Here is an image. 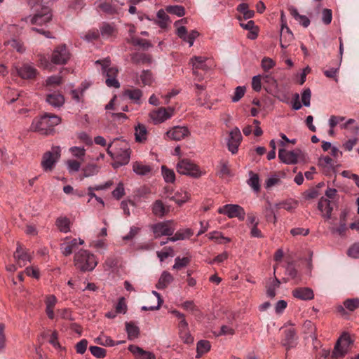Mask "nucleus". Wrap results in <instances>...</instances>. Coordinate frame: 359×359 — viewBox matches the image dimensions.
<instances>
[{"label":"nucleus","instance_id":"15","mask_svg":"<svg viewBox=\"0 0 359 359\" xmlns=\"http://www.w3.org/2000/svg\"><path fill=\"white\" fill-rule=\"evenodd\" d=\"M189 135V131L184 126H175L166 133L167 137L172 140L179 141Z\"/></svg>","mask_w":359,"mask_h":359},{"label":"nucleus","instance_id":"25","mask_svg":"<svg viewBox=\"0 0 359 359\" xmlns=\"http://www.w3.org/2000/svg\"><path fill=\"white\" fill-rule=\"evenodd\" d=\"M46 101L55 107H60L64 104L65 98L60 93H52L47 95Z\"/></svg>","mask_w":359,"mask_h":359},{"label":"nucleus","instance_id":"4","mask_svg":"<svg viewBox=\"0 0 359 359\" xmlns=\"http://www.w3.org/2000/svg\"><path fill=\"white\" fill-rule=\"evenodd\" d=\"M150 229L154 233V237L157 238L162 236H172L176 229V226L173 220H167L151 224Z\"/></svg>","mask_w":359,"mask_h":359},{"label":"nucleus","instance_id":"46","mask_svg":"<svg viewBox=\"0 0 359 359\" xmlns=\"http://www.w3.org/2000/svg\"><path fill=\"white\" fill-rule=\"evenodd\" d=\"M99 168L96 165L89 164L83 168V177H88L97 174Z\"/></svg>","mask_w":359,"mask_h":359},{"label":"nucleus","instance_id":"39","mask_svg":"<svg viewBox=\"0 0 359 359\" xmlns=\"http://www.w3.org/2000/svg\"><path fill=\"white\" fill-rule=\"evenodd\" d=\"M190 197V194L186 191L176 193L175 196L171 197V200L174 201L178 205H181L184 203Z\"/></svg>","mask_w":359,"mask_h":359},{"label":"nucleus","instance_id":"5","mask_svg":"<svg viewBox=\"0 0 359 359\" xmlns=\"http://www.w3.org/2000/svg\"><path fill=\"white\" fill-rule=\"evenodd\" d=\"M71 57V54L66 45L62 44L56 46L53 50L50 61L54 65H62L67 63Z\"/></svg>","mask_w":359,"mask_h":359},{"label":"nucleus","instance_id":"8","mask_svg":"<svg viewBox=\"0 0 359 359\" xmlns=\"http://www.w3.org/2000/svg\"><path fill=\"white\" fill-rule=\"evenodd\" d=\"M351 344L350 336L348 334H344L337 341L332 351V357L341 358L347 352L348 347Z\"/></svg>","mask_w":359,"mask_h":359},{"label":"nucleus","instance_id":"27","mask_svg":"<svg viewBox=\"0 0 359 359\" xmlns=\"http://www.w3.org/2000/svg\"><path fill=\"white\" fill-rule=\"evenodd\" d=\"M173 280L172 275L168 271H163L156 285L158 290L165 288Z\"/></svg>","mask_w":359,"mask_h":359},{"label":"nucleus","instance_id":"34","mask_svg":"<svg viewBox=\"0 0 359 359\" xmlns=\"http://www.w3.org/2000/svg\"><path fill=\"white\" fill-rule=\"evenodd\" d=\"M126 330L130 339L137 338L139 335L140 330L133 322L126 323Z\"/></svg>","mask_w":359,"mask_h":359},{"label":"nucleus","instance_id":"10","mask_svg":"<svg viewBox=\"0 0 359 359\" xmlns=\"http://www.w3.org/2000/svg\"><path fill=\"white\" fill-rule=\"evenodd\" d=\"M304 154L300 149H295L294 151H287L284 149H279L278 157L285 163L294 164L297 163L299 159L302 158Z\"/></svg>","mask_w":359,"mask_h":359},{"label":"nucleus","instance_id":"3","mask_svg":"<svg viewBox=\"0 0 359 359\" xmlns=\"http://www.w3.org/2000/svg\"><path fill=\"white\" fill-rule=\"evenodd\" d=\"M116 151H114V168L128 163L130 157V149L128 143L125 140L114 139Z\"/></svg>","mask_w":359,"mask_h":359},{"label":"nucleus","instance_id":"17","mask_svg":"<svg viewBox=\"0 0 359 359\" xmlns=\"http://www.w3.org/2000/svg\"><path fill=\"white\" fill-rule=\"evenodd\" d=\"M16 71L18 76L23 79H34L38 74L37 69L29 64H24L22 67L16 68Z\"/></svg>","mask_w":359,"mask_h":359},{"label":"nucleus","instance_id":"19","mask_svg":"<svg viewBox=\"0 0 359 359\" xmlns=\"http://www.w3.org/2000/svg\"><path fill=\"white\" fill-rule=\"evenodd\" d=\"M96 64H100L102 66V72L103 75H105L107 78L106 79V84L109 87H112V77L111 76V68H110L111 65V60L109 57H107L102 60H97Z\"/></svg>","mask_w":359,"mask_h":359},{"label":"nucleus","instance_id":"43","mask_svg":"<svg viewBox=\"0 0 359 359\" xmlns=\"http://www.w3.org/2000/svg\"><path fill=\"white\" fill-rule=\"evenodd\" d=\"M197 353L198 355H203L210 349V344L208 341L201 340L197 343Z\"/></svg>","mask_w":359,"mask_h":359},{"label":"nucleus","instance_id":"60","mask_svg":"<svg viewBox=\"0 0 359 359\" xmlns=\"http://www.w3.org/2000/svg\"><path fill=\"white\" fill-rule=\"evenodd\" d=\"M69 150L72 155L76 158H82L85 156L86 150L83 147H72Z\"/></svg>","mask_w":359,"mask_h":359},{"label":"nucleus","instance_id":"51","mask_svg":"<svg viewBox=\"0 0 359 359\" xmlns=\"http://www.w3.org/2000/svg\"><path fill=\"white\" fill-rule=\"evenodd\" d=\"M147 134V130L144 126L139 125L137 128H136L135 137L137 142H142L146 139L145 136Z\"/></svg>","mask_w":359,"mask_h":359},{"label":"nucleus","instance_id":"32","mask_svg":"<svg viewBox=\"0 0 359 359\" xmlns=\"http://www.w3.org/2000/svg\"><path fill=\"white\" fill-rule=\"evenodd\" d=\"M55 225L61 232L67 233L70 231V221L66 217L57 218Z\"/></svg>","mask_w":359,"mask_h":359},{"label":"nucleus","instance_id":"18","mask_svg":"<svg viewBox=\"0 0 359 359\" xmlns=\"http://www.w3.org/2000/svg\"><path fill=\"white\" fill-rule=\"evenodd\" d=\"M177 34L180 39L188 42L189 46H193L195 39L199 35L198 32L196 30H192L189 34H187V29L184 26L177 28Z\"/></svg>","mask_w":359,"mask_h":359},{"label":"nucleus","instance_id":"44","mask_svg":"<svg viewBox=\"0 0 359 359\" xmlns=\"http://www.w3.org/2000/svg\"><path fill=\"white\" fill-rule=\"evenodd\" d=\"M179 337L185 344H189L194 341V337L190 334L189 328L179 330Z\"/></svg>","mask_w":359,"mask_h":359},{"label":"nucleus","instance_id":"50","mask_svg":"<svg viewBox=\"0 0 359 359\" xmlns=\"http://www.w3.org/2000/svg\"><path fill=\"white\" fill-rule=\"evenodd\" d=\"M95 342L104 346H112V339L109 337H107L104 334H101L97 338H95Z\"/></svg>","mask_w":359,"mask_h":359},{"label":"nucleus","instance_id":"6","mask_svg":"<svg viewBox=\"0 0 359 359\" xmlns=\"http://www.w3.org/2000/svg\"><path fill=\"white\" fill-rule=\"evenodd\" d=\"M60 157V149L55 146L51 148V151L44 153L41 161V166L45 171L52 170L55 163Z\"/></svg>","mask_w":359,"mask_h":359},{"label":"nucleus","instance_id":"49","mask_svg":"<svg viewBox=\"0 0 359 359\" xmlns=\"http://www.w3.org/2000/svg\"><path fill=\"white\" fill-rule=\"evenodd\" d=\"M344 306L351 311L359 307V299H348L344 302Z\"/></svg>","mask_w":359,"mask_h":359},{"label":"nucleus","instance_id":"37","mask_svg":"<svg viewBox=\"0 0 359 359\" xmlns=\"http://www.w3.org/2000/svg\"><path fill=\"white\" fill-rule=\"evenodd\" d=\"M280 280L275 277L273 281L266 287V294L269 297L273 298L276 296V289L280 286Z\"/></svg>","mask_w":359,"mask_h":359},{"label":"nucleus","instance_id":"58","mask_svg":"<svg viewBox=\"0 0 359 359\" xmlns=\"http://www.w3.org/2000/svg\"><path fill=\"white\" fill-rule=\"evenodd\" d=\"M67 169L69 172H77L81 167V163L76 160H68L67 161Z\"/></svg>","mask_w":359,"mask_h":359},{"label":"nucleus","instance_id":"2","mask_svg":"<svg viewBox=\"0 0 359 359\" xmlns=\"http://www.w3.org/2000/svg\"><path fill=\"white\" fill-rule=\"evenodd\" d=\"M74 262L76 268L82 272L91 271L97 264L95 255L86 250L75 253Z\"/></svg>","mask_w":359,"mask_h":359},{"label":"nucleus","instance_id":"63","mask_svg":"<svg viewBox=\"0 0 359 359\" xmlns=\"http://www.w3.org/2000/svg\"><path fill=\"white\" fill-rule=\"evenodd\" d=\"M125 195V189L122 183H118L115 189H114V198H121Z\"/></svg>","mask_w":359,"mask_h":359},{"label":"nucleus","instance_id":"1","mask_svg":"<svg viewBox=\"0 0 359 359\" xmlns=\"http://www.w3.org/2000/svg\"><path fill=\"white\" fill-rule=\"evenodd\" d=\"M61 122V118L54 114L46 113L40 118H35L31 125V130L41 134L48 135L53 128Z\"/></svg>","mask_w":359,"mask_h":359},{"label":"nucleus","instance_id":"56","mask_svg":"<svg viewBox=\"0 0 359 359\" xmlns=\"http://www.w3.org/2000/svg\"><path fill=\"white\" fill-rule=\"evenodd\" d=\"M347 255L352 258H359V243L352 245L348 250Z\"/></svg>","mask_w":359,"mask_h":359},{"label":"nucleus","instance_id":"47","mask_svg":"<svg viewBox=\"0 0 359 359\" xmlns=\"http://www.w3.org/2000/svg\"><path fill=\"white\" fill-rule=\"evenodd\" d=\"M162 174L166 182H173L175 180L173 170L167 168L165 165L162 166Z\"/></svg>","mask_w":359,"mask_h":359},{"label":"nucleus","instance_id":"33","mask_svg":"<svg viewBox=\"0 0 359 359\" xmlns=\"http://www.w3.org/2000/svg\"><path fill=\"white\" fill-rule=\"evenodd\" d=\"M208 236L209 239L212 240L219 244L226 243L231 241L229 238L223 236L222 233L219 231L210 232Z\"/></svg>","mask_w":359,"mask_h":359},{"label":"nucleus","instance_id":"38","mask_svg":"<svg viewBox=\"0 0 359 359\" xmlns=\"http://www.w3.org/2000/svg\"><path fill=\"white\" fill-rule=\"evenodd\" d=\"M62 83V77L60 75H54L47 78L45 82L46 87H56Z\"/></svg>","mask_w":359,"mask_h":359},{"label":"nucleus","instance_id":"22","mask_svg":"<svg viewBox=\"0 0 359 359\" xmlns=\"http://www.w3.org/2000/svg\"><path fill=\"white\" fill-rule=\"evenodd\" d=\"M318 210L325 212L323 217L326 219H330L333 208L330 200L325 197H321L318 205Z\"/></svg>","mask_w":359,"mask_h":359},{"label":"nucleus","instance_id":"55","mask_svg":"<svg viewBox=\"0 0 359 359\" xmlns=\"http://www.w3.org/2000/svg\"><path fill=\"white\" fill-rule=\"evenodd\" d=\"M189 262H190V259L188 257L180 258L179 257H177L175 259V264L173 266V269H180L182 267H184L187 265H188Z\"/></svg>","mask_w":359,"mask_h":359},{"label":"nucleus","instance_id":"13","mask_svg":"<svg viewBox=\"0 0 359 359\" xmlns=\"http://www.w3.org/2000/svg\"><path fill=\"white\" fill-rule=\"evenodd\" d=\"M173 109L172 108L165 109L158 108L150 113L151 118L156 123H161L170 118L172 115Z\"/></svg>","mask_w":359,"mask_h":359},{"label":"nucleus","instance_id":"40","mask_svg":"<svg viewBox=\"0 0 359 359\" xmlns=\"http://www.w3.org/2000/svg\"><path fill=\"white\" fill-rule=\"evenodd\" d=\"M89 351L97 358H104L107 355L106 349L97 346H90Z\"/></svg>","mask_w":359,"mask_h":359},{"label":"nucleus","instance_id":"16","mask_svg":"<svg viewBox=\"0 0 359 359\" xmlns=\"http://www.w3.org/2000/svg\"><path fill=\"white\" fill-rule=\"evenodd\" d=\"M14 258L20 266H22V265L25 266L27 262H29L32 257L28 250L23 248L20 243H18L16 251L14 253Z\"/></svg>","mask_w":359,"mask_h":359},{"label":"nucleus","instance_id":"62","mask_svg":"<svg viewBox=\"0 0 359 359\" xmlns=\"http://www.w3.org/2000/svg\"><path fill=\"white\" fill-rule=\"evenodd\" d=\"M173 255V250L171 248H165L163 251L157 252V256L160 259L161 261H163L165 259L168 257L169 256Z\"/></svg>","mask_w":359,"mask_h":359},{"label":"nucleus","instance_id":"23","mask_svg":"<svg viewBox=\"0 0 359 359\" xmlns=\"http://www.w3.org/2000/svg\"><path fill=\"white\" fill-rule=\"evenodd\" d=\"M296 332L294 329L289 328L285 331V338L283 339V345L287 349L293 347L295 344Z\"/></svg>","mask_w":359,"mask_h":359},{"label":"nucleus","instance_id":"48","mask_svg":"<svg viewBox=\"0 0 359 359\" xmlns=\"http://www.w3.org/2000/svg\"><path fill=\"white\" fill-rule=\"evenodd\" d=\"M166 11L177 16H183L184 15V8L182 6H169L166 7Z\"/></svg>","mask_w":359,"mask_h":359},{"label":"nucleus","instance_id":"57","mask_svg":"<svg viewBox=\"0 0 359 359\" xmlns=\"http://www.w3.org/2000/svg\"><path fill=\"white\" fill-rule=\"evenodd\" d=\"M250 175L251 176L248 183L255 191H257L259 190V177L257 174H254L252 172Z\"/></svg>","mask_w":359,"mask_h":359},{"label":"nucleus","instance_id":"45","mask_svg":"<svg viewBox=\"0 0 359 359\" xmlns=\"http://www.w3.org/2000/svg\"><path fill=\"white\" fill-rule=\"evenodd\" d=\"M131 41L133 45L138 46L144 50L148 49L151 46L150 42L146 39L138 37H132Z\"/></svg>","mask_w":359,"mask_h":359},{"label":"nucleus","instance_id":"28","mask_svg":"<svg viewBox=\"0 0 359 359\" xmlns=\"http://www.w3.org/2000/svg\"><path fill=\"white\" fill-rule=\"evenodd\" d=\"M248 7V4L245 3H242L238 6L237 11L243 14V17L239 16L238 18L239 20H241L243 18L246 20L253 18L255 12L252 10H250Z\"/></svg>","mask_w":359,"mask_h":359},{"label":"nucleus","instance_id":"54","mask_svg":"<svg viewBox=\"0 0 359 359\" xmlns=\"http://www.w3.org/2000/svg\"><path fill=\"white\" fill-rule=\"evenodd\" d=\"M127 304L126 301L124 297H121L119 299V301L116 306V313H126L127 311Z\"/></svg>","mask_w":359,"mask_h":359},{"label":"nucleus","instance_id":"29","mask_svg":"<svg viewBox=\"0 0 359 359\" xmlns=\"http://www.w3.org/2000/svg\"><path fill=\"white\" fill-rule=\"evenodd\" d=\"M133 170L137 175H145L151 171V168L142 162L136 161L133 165Z\"/></svg>","mask_w":359,"mask_h":359},{"label":"nucleus","instance_id":"11","mask_svg":"<svg viewBox=\"0 0 359 359\" xmlns=\"http://www.w3.org/2000/svg\"><path fill=\"white\" fill-rule=\"evenodd\" d=\"M52 13L49 8H43L41 11L36 13L31 18L32 25H43L49 22L52 20Z\"/></svg>","mask_w":359,"mask_h":359},{"label":"nucleus","instance_id":"61","mask_svg":"<svg viewBox=\"0 0 359 359\" xmlns=\"http://www.w3.org/2000/svg\"><path fill=\"white\" fill-rule=\"evenodd\" d=\"M311 97V92L309 88L305 89L302 93V101L304 106H310V100Z\"/></svg>","mask_w":359,"mask_h":359},{"label":"nucleus","instance_id":"64","mask_svg":"<svg viewBox=\"0 0 359 359\" xmlns=\"http://www.w3.org/2000/svg\"><path fill=\"white\" fill-rule=\"evenodd\" d=\"M332 19V11L330 9L325 8L323 11V18H322L323 22L325 25H329L331 22Z\"/></svg>","mask_w":359,"mask_h":359},{"label":"nucleus","instance_id":"24","mask_svg":"<svg viewBox=\"0 0 359 359\" xmlns=\"http://www.w3.org/2000/svg\"><path fill=\"white\" fill-rule=\"evenodd\" d=\"M288 11L290 14L304 27L310 25L309 19L305 15H300L294 7L290 6Z\"/></svg>","mask_w":359,"mask_h":359},{"label":"nucleus","instance_id":"9","mask_svg":"<svg viewBox=\"0 0 359 359\" xmlns=\"http://www.w3.org/2000/svg\"><path fill=\"white\" fill-rule=\"evenodd\" d=\"M177 172L180 174L188 175L195 177L200 175L198 168L189 159H182L177 163Z\"/></svg>","mask_w":359,"mask_h":359},{"label":"nucleus","instance_id":"30","mask_svg":"<svg viewBox=\"0 0 359 359\" xmlns=\"http://www.w3.org/2000/svg\"><path fill=\"white\" fill-rule=\"evenodd\" d=\"M123 95L124 97H128L130 100L133 102H137L142 95V93L140 89L137 88H128L125 90Z\"/></svg>","mask_w":359,"mask_h":359},{"label":"nucleus","instance_id":"53","mask_svg":"<svg viewBox=\"0 0 359 359\" xmlns=\"http://www.w3.org/2000/svg\"><path fill=\"white\" fill-rule=\"evenodd\" d=\"M88 340L86 339H81L80 341H79L76 346L75 349L77 353L79 354H83L88 347Z\"/></svg>","mask_w":359,"mask_h":359},{"label":"nucleus","instance_id":"31","mask_svg":"<svg viewBox=\"0 0 359 359\" xmlns=\"http://www.w3.org/2000/svg\"><path fill=\"white\" fill-rule=\"evenodd\" d=\"M112 0H99L95 4L100 12L107 14L112 13Z\"/></svg>","mask_w":359,"mask_h":359},{"label":"nucleus","instance_id":"20","mask_svg":"<svg viewBox=\"0 0 359 359\" xmlns=\"http://www.w3.org/2000/svg\"><path fill=\"white\" fill-rule=\"evenodd\" d=\"M128 350L133 354L135 359H156L153 353L144 351L137 346L130 345Z\"/></svg>","mask_w":359,"mask_h":359},{"label":"nucleus","instance_id":"7","mask_svg":"<svg viewBox=\"0 0 359 359\" xmlns=\"http://www.w3.org/2000/svg\"><path fill=\"white\" fill-rule=\"evenodd\" d=\"M218 212L226 215L229 218L237 217L240 221H243L245 216L243 208L235 204H227L220 207Z\"/></svg>","mask_w":359,"mask_h":359},{"label":"nucleus","instance_id":"35","mask_svg":"<svg viewBox=\"0 0 359 359\" xmlns=\"http://www.w3.org/2000/svg\"><path fill=\"white\" fill-rule=\"evenodd\" d=\"M205 58L201 56H196L191 59L194 67V74L196 73V69H206L207 65L205 64Z\"/></svg>","mask_w":359,"mask_h":359},{"label":"nucleus","instance_id":"59","mask_svg":"<svg viewBox=\"0 0 359 359\" xmlns=\"http://www.w3.org/2000/svg\"><path fill=\"white\" fill-rule=\"evenodd\" d=\"M245 92V88L243 86H238L235 89L234 95L232 97V101L236 102L239 101L241 97L244 95Z\"/></svg>","mask_w":359,"mask_h":359},{"label":"nucleus","instance_id":"36","mask_svg":"<svg viewBox=\"0 0 359 359\" xmlns=\"http://www.w3.org/2000/svg\"><path fill=\"white\" fill-rule=\"evenodd\" d=\"M152 212L156 216L160 217L165 215V209L161 201L157 200L155 201L152 207Z\"/></svg>","mask_w":359,"mask_h":359},{"label":"nucleus","instance_id":"14","mask_svg":"<svg viewBox=\"0 0 359 359\" xmlns=\"http://www.w3.org/2000/svg\"><path fill=\"white\" fill-rule=\"evenodd\" d=\"M241 133L238 128H234L229 134V139L228 141L229 150L232 154H236L238 151V145L241 141Z\"/></svg>","mask_w":359,"mask_h":359},{"label":"nucleus","instance_id":"12","mask_svg":"<svg viewBox=\"0 0 359 359\" xmlns=\"http://www.w3.org/2000/svg\"><path fill=\"white\" fill-rule=\"evenodd\" d=\"M84 243L83 240L76 238L69 239L66 238L64 243L60 244L61 252L65 256L70 255L74 250H76L79 245H83Z\"/></svg>","mask_w":359,"mask_h":359},{"label":"nucleus","instance_id":"41","mask_svg":"<svg viewBox=\"0 0 359 359\" xmlns=\"http://www.w3.org/2000/svg\"><path fill=\"white\" fill-rule=\"evenodd\" d=\"M140 77L144 86H151L153 83V76L149 70H143Z\"/></svg>","mask_w":359,"mask_h":359},{"label":"nucleus","instance_id":"26","mask_svg":"<svg viewBox=\"0 0 359 359\" xmlns=\"http://www.w3.org/2000/svg\"><path fill=\"white\" fill-rule=\"evenodd\" d=\"M193 235V231L191 229H180L177 231L173 236L168 238V241L175 242L179 240H184L189 238Z\"/></svg>","mask_w":359,"mask_h":359},{"label":"nucleus","instance_id":"42","mask_svg":"<svg viewBox=\"0 0 359 359\" xmlns=\"http://www.w3.org/2000/svg\"><path fill=\"white\" fill-rule=\"evenodd\" d=\"M5 45H10L12 48L15 49L18 53H24L25 48L23 43L16 39H11L4 42Z\"/></svg>","mask_w":359,"mask_h":359},{"label":"nucleus","instance_id":"52","mask_svg":"<svg viewBox=\"0 0 359 359\" xmlns=\"http://www.w3.org/2000/svg\"><path fill=\"white\" fill-rule=\"evenodd\" d=\"M282 33L284 35L283 41L289 43L290 41H291L293 39V34H292V32L290 31V28L287 25H283V24L282 25L280 34H282Z\"/></svg>","mask_w":359,"mask_h":359},{"label":"nucleus","instance_id":"21","mask_svg":"<svg viewBox=\"0 0 359 359\" xmlns=\"http://www.w3.org/2000/svg\"><path fill=\"white\" fill-rule=\"evenodd\" d=\"M292 294L295 298L302 300H311L313 298V290L309 287H297L292 291Z\"/></svg>","mask_w":359,"mask_h":359}]
</instances>
